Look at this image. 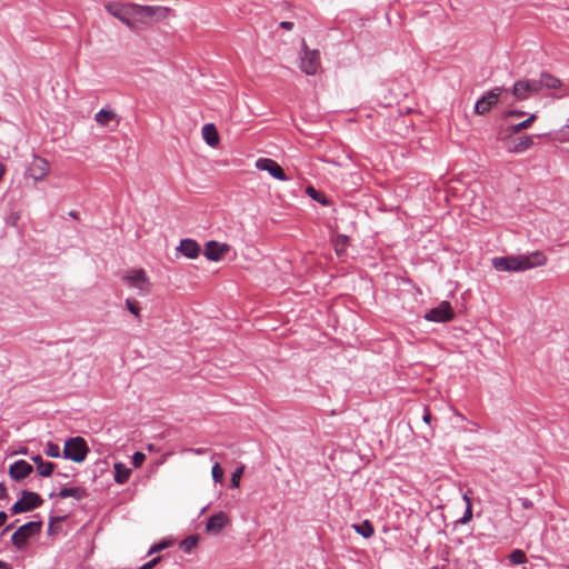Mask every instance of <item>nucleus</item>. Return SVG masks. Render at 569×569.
Wrapping results in <instances>:
<instances>
[{
  "instance_id": "f257e3e1",
  "label": "nucleus",
  "mask_w": 569,
  "mask_h": 569,
  "mask_svg": "<svg viewBox=\"0 0 569 569\" xmlns=\"http://www.w3.org/2000/svg\"><path fill=\"white\" fill-rule=\"evenodd\" d=\"M546 262L547 257L540 251L520 256L495 257L492 259V266L496 270L508 272L529 270L545 266Z\"/></svg>"
},
{
  "instance_id": "f03ea898",
  "label": "nucleus",
  "mask_w": 569,
  "mask_h": 569,
  "mask_svg": "<svg viewBox=\"0 0 569 569\" xmlns=\"http://www.w3.org/2000/svg\"><path fill=\"white\" fill-rule=\"evenodd\" d=\"M133 10L136 29L138 27H151L152 24L164 20L171 11L168 7L163 6H142L137 3Z\"/></svg>"
},
{
  "instance_id": "7ed1b4c3",
  "label": "nucleus",
  "mask_w": 569,
  "mask_h": 569,
  "mask_svg": "<svg viewBox=\"0 0 569 569\" xmlns=\"http://www.w3.org/2000/svg\"><path fill=\"white\" fill-rule=\"evenodd\" d=\"M121 280L130 288L134 289L140 297H146L151 292L152 282L143 268H131L126 270Z\"/></svg>"
},
{
  "instance_id": "20e7f679",
  "label": "nucleus",
  "mask_w": 569,
  "mask_h": 569,
  "mask_svg": "<svg viewBox=\"0 0 569 569\" xmlns=\"http://www.w3.org/2000/svg\"><path fill=\"white\" fill-rule=\"evenodd\" d=\"M133 8H136V3L131 2L123 3L110 1L104 4V9L109 14L120 20L131 30L136 29Z\"/></svg>"
},
{
  "instance_id": "39448f33",
  "label": "nucleus",
  "mask_w": 569,
  "mask_h": 569,
  "mask_svg": "<svg viewBox=\"0 0 569 569\" xmlns=\"http://www.w3.org/2000/svg\"><path fill=\"white\" fill-rule=\"evenodd\" d=\"M89 452V447L82 437H72L66 440L62 456L64 459L80 463L84 461Z\"/></svg>"
},
{
  "instance_id": "423d86ee",
  "label": "nucleus",
  "mask_w": 569,
  "mask_h": 569,
  "mask_svg": "<svg viewBox=\"0 0 569 569\" xmlns=\"http://www.w3.org/2000/svg\"><path fill=\"white\" fill-rule=\"evenodd\" d=\"M300 69L308 76H315L321 69L320 52L319 50L309 49L306 43H302V53L300 57Z\"/></svg>"
},
{
  "instance_id": "0eeeda50",
  "label": "nucleus",
  "mask_w": 569,
  "mask_h": 569,
  "mask_svg": "<svg viewBox=\"0 0 569 569\" xmlns=\"http://www.w3.org/2000/svg\"><path fill=\"white\" fill-rule=\"evenodd\" d=\"M41 529V522L40 521H30L16 530L11 537L12 543L18 549H23L27 545V541L29 538L38 535Z\"/></svg>"
},
{
  "instance_id": "6e6552de",
  "label": "nucleus",
  "mask_w": 569,
  "mask_h": 569,
  "mask_svg": "<svg viewBox=\"0 0 569 569\" xmlns=\"http://www.w3.org/2000/svg\"><path fill=\"white\" fill-rule=\"evenodd\" d=\"M41 497L33 491H22V497L11 507L13 515L33 510L42 505Z\"/></svg>"
},
{
  "instance_id": "1a4fd4ad",
  "label": "nucleus",
  "mask_w": 569,
  "mask_h": 569,
  "mask_svg": "<svg viewBox=\"0 0 569 569\" xmlns=\"http://www.w3.org/2000/svg\"><path fill=\"white\" fill-rule=\"evenodd\" d=\"M455 316L453 309L448 301L440 302L437 307L430 309L425 319L433 322H447Z\"/></svg>"
},
{
  "instance_id": "9d476101",
  "label": "nucleus",
  "mask_w": 569,
  "mask_h": 569,
  "mask_svg": "<svg viewBox=\"0 0 569 569\" xmlns=\"http://www.w3.org/2000/svg\"><path fill=\"white\" fill-rule=\"evenodd\" d=\"M254 167L258 170L267 171L272 178L280 180V181H287L288 177L286 176L283 169L281 166L270 159V158H259L257 159Z\"/></svg>"
},
{
  "instance_id": "9b49d317",
  "label": "nucleus",
  "mask_w": 569,
  "mask_h": 569,
  "mask_svg": "<svg viewBox=\"0 0 569 569\" xmlns=\"http://www.w3.org/2000/svg\"><path fill=\"white\" fill-rule=\"evenodd\" d=\"M50 172L49 162L41 157L34 156L33 160L30 162L27 174L31 177L36 182L42 181Z\"/></svg>"
},
{
  "instance_id": "f8f14e48",
  "label": "nucleus",
  "mask_w": 569,
  "mask_h": 569,
  "mask_svg": "<svg viewBox=\"0 0 569 569\" xmlns=\"http://www.w3.org/2000/svg\"><path fill=\"white\" fill-rule=\"evenodd\" d=\"M501 92L502 88L497 87L479 99L475 106L476 113L483 114L489 111L498 102Z\"/></svg>"
},
{
  "instance_id": "ddd939ff",
  "label": "nucleus",
  "mask_w": 569,
  "mask_h": 569,
  "mask_svg": "<svg viewBox=\"0 0 569 569\" xmlns=\"http://www.w3.org/2000/svg\"><path fill=\"white\" fill-rule=\"evenodd\" d=\"M230 518L223 511L213 513L207 521L206 530L209 533L218 535L221 530L229 525Z\"/></svg>"
},
{
  "instance_id": "4468645a",
  "label": "nucleus",
  "mask_w": 569,
  "mask_h": 569,
  "mask_svg": "<svg viewBox=\"0 0 569 569\" xmlns=\"http://www.w3.org/2000/svg\"><path fill=\"white\" fill-rule=\"evenodd\" d=\"M228 251V244L209 241L204 248V257L211 261H219Z\"/></svg>"
},
{
  "instance_id": "2eb2a0df",
  "label": "nucleus",
  "mask_w": 569,
  "mask_h": 569,
  "mask_svg": "<svg viewBox=\"0 0 569 569\" xmlns=\"http://www.w3.org/2000/svg\"><path fill=\"white\" fill-rule=\"evenodd\" d=\"M32 471V466L26 460H17L9 467V476L17 481L27 478Z\"/></svg>"
},
{
  "instance_id": "dca6fc26",
  "label": "nucleus",
  "mask_w": 569,
  "mask_h": 569,
  "mask_svg": "<svg viewBox=\"0 0 569 569\" xmlns=\"http://www.w3.org/2000/svg\"><path fill=\"white\" fill-rule=\"evenodd\" d=\"M94 120L99 126L106 127L111 122L119 124L120 118L109 106H106L94 114Z\"/></svg>"
},
{
  "instance_id": "f3484780",
  "label": "nucleus",
  "mask_w": 569,
  "mask_h": 569,
  "mask_svg": "<svg viewBox=\"0 0 569 569\" xmlns=\"http://www.w3.org/2000/svg\"><path fill=\"white\" fill-rule=\"evenodd\" d=\"M178 250L189 259H196L201 251L199 243L192 239H183L180 241Z\"/></svg>"
},
{
  "instance_id": "a211bd4d",
  "label": "nucleus",
  "mask_w": 569,
  "mask_h": 569,
  "mask_svg": "<svg viewBox=\"0 0 569 569\" xmlns=\"http://www.w3.org/2000/svg\"><path fill=\"white\" fill-rule=\"evenodd\" d=\"M511 93L519 101L527 100L532 96L526 80L517 81L511 89Z\"/></svg>"
},
{
  "instance_id": "6ab92c4d",
  "label": "nucleus",
  "mask_w": 569,
  "mask_h": 569,
  "mask_svg": "<svg viewBox=\"0 0 569 569\" xmlns=\"http://www.w3.org/2000/svg\"><path fill=\"white\" fill-rule=\"evenodd\" d=\"M203 140L210 146L216 147L219 143L218 131L212 123H206L201 130Z\"/></svg>"
},
{
  "instance_id": "aec40b11",
  "label": "nucleus",
  "mask_w": 569,
  "mask_h": 569,
  "mask_svg": "<svg viewBox=\"0 0 569 569\" xmlns=\"http://www.w3.org/2000/svg\"><path fill=\"white\" fill-rule=\"evenodd\" d=\"M31 460L36 463L38 473L41 477H50L54 470V465L49 461H43L41 456L37 455L31 457Z\"/></svg>"
},
{
  "instance_id": "412c9836",
  "label": "nucleus",
  "mask_w": 569,
  "mask_h": 569,
  "mask_svg": "<svg viewBox=\"0 0 569 569\" xmlns=\"http://www.w3.org/2000/svg\"><path fill=\"white\" fill-rule=\"evenodd\" d=\"M87 496V490L83 487L62 488L58 493V497L61 499L71 497L78 501L82 500Z\"/></svg>"
},
{
  "instance_id": "4be33fe9",
  "label": "nucleus",
  "mask_w": 569,
  "mask_h": 569,
  "mask_svg": "<svg viewBox=\"0 0 569 569\" xmlns=\"http://www.w3.org/2000/svg\"><path fill=\"white\" fill-rule=\"evenodd\" d=\"M114 468V481L119 485H123L129 480L131 469L122 462H116Z\"/></svg>"
},
{
  "instance_id": "5701e85b",
  "label": "nucleus",
  "mask_w": 569,
  "mask_h": 569,
  "mask_svg": "<svg viewBox=\"0 0 569 569\" xmlns=\"http://www.w3.org/2000/svg\"><path fill=\"white\" fill-rule=\"evenodd\" d=\"M541 78H542L543 88H546V89H561L562 88L561 80L548 72L541 73Z\"/></svg>"
},
{
  "instance_id": "b1692460",
  "label": "nucleus",
  "mask_w": 569,
  "mask_h": 569,
  "mask_svg": "<svg viewBox=\"0 0 569 569\" xmlns=\"http://www.w3.org/2000/svg\"><path fill=\"white\" fill-rule=\"evenodd\" d=\"M352 528L357 533H359L363 538H370L375 533L373 526L368 520H365L363 522L358 525H352Z\"/></svg>"
},
{
  "instance_id": "393cba45",
  "label": "nucleus",
  "mask_w": 569,
  "mask_h": 569,
  "mask_svg": "<svg viewBox=\"0 0 569 569\" xmlns=\"http://www.w3.org/2000/svg\"><path fill=\"white\" fill-rule=\"evenodd\" d=\"M533 144V139L530 136L520 137L515 146L510 148L512 152H523Z\"/></svg>"
},
{
  "instance_id": "a878e982",
  "label": "nucleus",
  "mask_w": 569,
  "mask_h": 569,
  "mask_svg": "<svg viewBox=\"0 0 569 569\" xmlns=\"http://www.w3.org/2000/svg\"><path fill=\"white\" fill-rule=\"evenodd\" d=\"M537 116L535 113L530 114L526 120L517 123V124H513V126H510L509 127V132L510 133H518L525 129H528L529 127H531V124L533 123V121L536 120Z\"/></svg>"
},
{
  "instance_id": "bb28decb",
  "label": "nucleus",
  "mask_w": 569,
  "mask_h": 569,
  "mask_svg": "<svg viewBox=\"0 0 569 569\" xmlns=\"http://www.w3.org/2000/svg\"><path fill=\"white\" fill-rule=\"evenodd\" d=\"M198 545V536H188L186 539H183L180 542V548L186 552L189 553L191 550Z\"/></svg>"
},
{
  "instance_id": "cd10ccee",
  "label": "nucleus",
  "mask_w": 569,
  "mask_h": 569,
  "mask_svg": "<svg viewBox=\"0 0 569 569\" xmlns=\"http://www.w3.org/2000/svg\"><path fill=\"white\" fill-rule=\"evenodd\" d=\"M126 307L134 317L140 318V311L141 308L139 306V302L133 298H127L126 299Z\"/></svg>"
},
{
  "instance_id": "c85d7f7f",
  "label": "nucleus",
  "mask_w": 569,
  "mask_h": 569,
  "mask_svg": "<svg viewBox=\"0 0 569 569\" xmlns=\"http://www.w3.org/2000/svg\"><path fill=\"white\" fill-rule=\"evenodd\" d=\"M509 560L511 563L513 565H520V563H523L526 562L527 560V557H526V553L520 550V549H516L513 550L510 555H509Z\"/></svg>"
},
{
  "instance_id": "c756f323",
  "label": "nucleus",
  "mask_w": 569,
  "mask_h": 569,
  "mask_svg": "<svg viewBox=\"0 0 569 569\" xmlns=\"http://www.w3.org/2000/svg\"><path fill=\"white\" fill-rule=\"evenodd\" d=\"M243 470H244V466H240L238 467L231 475V479H230V486L232 488H238L240 486V480H241V477H242V473H243Z\"/></svg>"
},
{
  "instance_id": "7c9ffc66",
  "label": "nucleus",
  "mask_w": 569,
  "mask_h": 569,
  "mask_svg": "<svg viewBox=\"0 0 569 569\" xmlns=\"http://www.w3.org/2000/svg\"><path fill=\"white\" fill-rule=\"evenodd\" d=\"M212 479L214 482L221 483L223 481V469L219 462H214L211 469Z\"/></svg>"
},
{
  "instance_id": "2f4dec72",
  "label": "nucleus",
  "mask_w": 569,
  "mask_h": 569,
  "mask_svg": "<svg viewBox=\"0 0 569 569\" xmlns=\"http://www.w3.org/2000/svg\"><path fill=\"white\" fill-rule=\"evenodd\" d=\"M526 81H527L528 86L530 87V92L532 96L543 89L541 77L539 79H531V80H526Z\"/></svg>"
},
{
  "instance_id": "473e14b6",
  "label": "nucleus",
  "mask_w": 569,
  "mask_h": 569,
  "mask_svg": "<svg viewBox=\"0 0 569 569\" xmlns=\"http://www.w3.org/2000/svg\"><path fill=\"white\" fill-rule=\"evenodd\" d=\"M46 455L51 458H59L60 457V448L58 445L49 441L46 446L44 450Z\"/></svg>"
},
{
  "instance_id": "72a5a7b5",
  "label": "nucleus",
  "mask_w": 569,
  "mask_h": 569,
  "mask_svg": "<svg viewBox=\"0 0 569 569\" xmlns=\"http://www.w3.org/2000/svg\"><path fill=\"white\" fill-rule=\"evenodd\" d=\"M463 500L467 502V507H466V511H465V515L463 517L461 518L460 522L461 523H467L471 520L472 518V509H471V502H470V499L468 498L467 495L463 496Z\"/></svg>"
},
{
  "instance_id": "f704fd0d",
  "label": "nucleus",
  "mask_w": 569,
  "mask_h": 569,
  "mask_svg": "<svg viewBox=\"0 0 569 569\" xmlns=\"http://www.w3.org/2000/svg\"><path fill=\"white\" fill-rule=\"evenodd\" d=\"M348 242L349 239L347 236H339L335 243L337 252L340 253L343 250V248L348 246Z\"/></svg>"
},
{
  "instance_id": "c9c22d12",
  "label": "nucleus",
  "mask_w": 569,
  "mask_h": 569,
  "mask_svg": "<svg viewBox=\"0 0 569 569\" xmlns=\"http://www.w3.org/2000/svg\"><path fill=\"white\" fill-rule=\"evenodd\" d=\"M146 460V455L140 452V451H137L133 453L132 456V465L138 468L140 467Z\"/></svg>"
},
{
  "instance_id": "e433bc0d",
  "label": "nucleus",
  "mask_w": 569,
  "mask_h": 569,
  "mask_svg": "<svg viewBox=\"0 0 569 569\" xmlns=\"http://www.w3.org/2000/svg\"><path fill=\"white\" fill-rule=\"evenodd\" d=\"M306 192L308 196H310L312 199L317 200V201H320V202H325L322 199H321V194L311 186L307 187L306 189Z\"/></svg>"
},
{
  "instance_id": "4c0bfd02",
  "label": "nucleus",
  "mask_w": 569,
  "mask_h": 569,
  "mask_svg": "<svg viewBox=\"0 0 569 569\" xmlns=\"http://www.w3.org/2000/svg\"><path fill=\"white\" fill-rule=\"evenodd\" d=\"M169 546L168 542L166 541H162V542H159L157 545H153L150 550H149V555H152V553H156V552H159L163 549H166L167 547Z\"/></svg>"
},
{
  "instance_id": "58836bf2",
  "label": "nucleus",
  "mask_w": 569,
  "mask_h": 569,
  "mask_svg": "<svg viewBox=\"0 0 569 569\" xmlns=\"http://www.w3.org/2000/svg\"><path fill=\"white\" fill-rule=\"evenodd\" d=\"M160 557H156L148 561L147 563L142 565L139 569H152L157 563L160 561Z\"/></svg>"
},
{
  "instance_id": "ea45409f",
  "label": "nucleus",
  "mask_w": 569,
  "mask_h": 569,
  "mask_svg": "<svg viewBox=\"0 0 569 569\" xmlns=\"http://www.w3.org/2000/svg\"><path fill=\"white\" fill-rule=\"evenodd\" d=\"M523 114L525 112L519 110H510L506 113L507 117H521Z\"/></svg>"
},
{
  "instance_id": "a19ab883",
  "label": "nucleus",
  "mask_w": 569,
  "mask_h": 569,
  "mask_svg": "<svg viewBox=\"0 0 569 569\" xmlns=\"http://www.w3.org/2000/svg\"><path fill=\"white\" fill-rule=\"evenodd\" d=\"M280 27L286 29V30H291L293 28V22H290V21H282L280 23Z\"/></svg>"
},
{
  "instance_id": "79ce46f5",
  "label": "nucleus",
  "mask_w": 569,
  "mask_h": 569,
  "mask_svg": "<svg viewBox=\"0 0 569 569\" xmlns=\"http://www.w3.org/2000/svg\"><path fill=\"white\" fill-rule=\"evenodd\" d=\"M7 495V489L3 483H0V499H3Z\"/></svg>"
},
{
  "instance_id": "37998d69",
  "label": "nucleus",
  "mask_w": 569,
  "mask_h": 569,
  "mask_svg": "<svg viewBox=\"0 0 569 569\" xmlns=\"http://www.w3.org/2000/svg\"><path fill=\"white\" fill-rule=\"evenodd\" d=\"M522 507L525 509H528V508H531L532 507V502L528 499H522V502H521Z\"/></svg>"
},
{
  "instance_id": "c03bdc74",
  "label": "nucleus",
  "mask_w": 569,
  "mask_h": 569,
  "mask_svg": "<svg viewBox=\"0 0 569 569\" xmlns=\"http://www.w3.org/2000/svg\"><path fill=\"white\" fill-rule=\"evenodd\" d=\"M7 518V513L4 511H0V527L6 522Z\"/></svg>"
},
{
  "instance_id": "a18cd8bd",
  "label": "nucleus",
  "mask_w": 569,
  "mask_h": 569,
  "mask_svg": "<svg viewBox=\"0 0 569 569\" xmlns=\"http://www.w3.org/2000/svg\"><path fill=\"white\" fill-rule=\"evenodd\" d=\"M191 451L196 455H204L206 453V449L204 448H197V449H191Z\"/></svg>"
},
{
  "instance_id": "49530a36",
  "label": "nucleus",
  "mask_w": 569,
  "mask_h": 569,
  "mask_svg": "<svg viewBox=\"0 0 569 569\" xmlns=\"http://www.w3.org/2000/svg\"><path fill=\"white\" fill-rule=\"evenodd\" d=\"M4 173H6V166L2 162H0V181L2 180Z\"/></svg>"
},
{
  "instance_id": "de8ad7c7",
  "label": "nucleus",
  "mask_w": 569,
  "mask_h": 569,
  "mask_svg": "<svg viewBox=\"0 0 569 569\" xmlns=\"http://www.w3.org/2000/svg\"><path fill=\"white\" fill-rule=\"evenodd\" d=\"M0 569H12L8 562L0 560Z\"/></svg>"
},
{
  "instance_id": "09e8293b",
  "label": "nucleus",
  "mask_w": 569,
  "mask_h": 569,
  "mask_svg": "<svg viewBox=\"0 0 569 569\" xmlns=\"http://www.w3.org/2000/svg\"><path fill=\"white\" fill-rule=\"evenodd\" d=\"M430 419H431V415H430V412H426V413H425V416H423V421H425L426 423H429V422H430Z\"/></svg>"
},
{
  "instance_id": "8fccbe9b",
  "label": "nucleus",
  "mask_w": 569,
  "mask_h": 569,
  "mask_svg": "<svg viewBox=\"0 0 569 569\" xmlns=\"http://www.w3.org/2000/svg\"><path fill=\"white\" fill-rule=\"evenodd\" d=\"M69 214H70V217H72L74 219L78 218V212H76V211H71Z\"/></svg>"
},
{
  "instance_id": "3c124183",
  "label": "nucleus",
  "mask_w": 569,
  "mask_h": 569,
  "mask_svg": "<svg viewBox=\"0 0 569 569\" xmlns=\"http://www.w3.org/2000/svg\"><path fill=\"white\" fill-rule=\"evenodd\" d=\"M568 94H569L568 92H563V93H561L560 96H558L557 98H562V97H566V96H568Z\"/></svg>"
},
{
  "instance_id": "603ef678",
  "label": "nucleus",
  "mask_w": 569,
  "mask_h": 569,
  "mask_svg": "<svg viewBox=\"0 0 569 569\" xmlns=\"http://www.w3.org/2000/svg\"><path fill=\"white\" fill-rule=\"evenodd\" d=\"M16 220H18V217L12 218L13 223H16Z\"/></svg>"
},
{
  "instance_id": "864d4df0",
  "label": "nucleus",
  "mask_w": 569,
  "mask_h": 569,
  "mask_svg": "<svg viewBox=\"0 0 569 569\" xmlns=\"http://www.w3.org/2000/svg\"><path fill=\"white\" fill-rule=\"evenodd\" d=\"M16 220H18V217L12 218L13 223H16Z\"/></svg>"
}]
</instances>
